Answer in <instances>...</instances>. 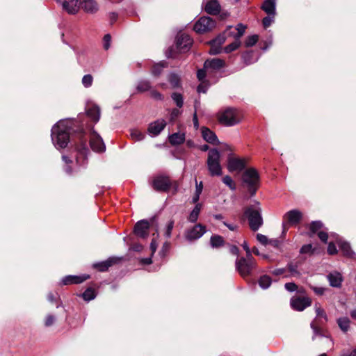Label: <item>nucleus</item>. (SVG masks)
Returning <instances> with one entry per match:
<instances>
[{
  "label": "nucleus",
  "instance_id": "nucleus-11",
  "mask_svg": "<svg viewBox=\"0 0 356 356\" xmlns=\"http://www.w3.org/2000/svg\"><path fill=\"white\" fill-rule=\"evenodd\" d=\"M76 163L79 165H83L86 163L89 150L86 147V139L83 138V136L82 134L80 137V144L76 147Z\"/></svg>",
  "mask_w": 356,
  "mask_h": 356
},
{
  "label": "nucleus",
  "instance_id": "nucleus-3",
  "mask_svg": "<svg viewBox=\"0 0 356 356\" xmlns=\"http://www.w3.org/2000/svg\"><path fill=\"white\" fill-rule=\"evenodd\" d=\"M244 214L248 219L250 229L255 232L258 230L263 224V218L261 216V209L259 202H255L244 211Z\"/></svg>",
  "mask_w": 356,
  "mask_h": 356
},
{
  "label": "nucleus",
  "instance_id": "nucleus-50",
  "mask_svg": "<svg viewBox=\"0 0 356 356\" xmlns=\"http://www.w3.org/2000/svg\"><path fill=\"white\" fill-rule=\"evenodd\" d=\"M286 268H275L270 270V273L275 276L283 275L284 277H288L289 275H286Z\"/></svg>",
  "mask_w": 356,
  "mask_h": 356
},
{
  "label": "nucleus",
  "instance_id": "nucleus-57",
  "mask_svg": "<svg viewBox=\"0 0 356 356\" xmlns=\"http://www.w3.org/2000/svg\"><path fill=\"white\" fill-rule=\"evenodd\" d=\"M209 84L205 81H202L197 87V92L199 93H205L208 89Z\"/></svg>",
  "mask_w": 356,
  "mask_h": 356
},
{
  "label": "nucleus",
  "instance_id": "nucleus-22",
  "mask_svg": "<svg viewBox=\"0 0 356 356\" xmlns=\"http://www.w3.org/2000/svg\"><path fill=\"white\" fill-rule=\"evenodd\" d=\"M166 122L163 119H159L149 124L148 133L152 136H158L165 127Z\"/></svg>",
  "mask_w": 356,
  "mask_h": 356
},
{
  "label": "nucleus",
  "instance_id": "nucleus-15",
  "mask_svg": "<svg viewBox=\"0 0 356 356\" xmlns=\"http://www.w3.org/2000/svg\"><path fill=\"white\" fill-rule=\"evenodd\" d=\"M90 145L92 149L97 152H104L106 147L101 136L96 132L91 133L90 136Z\"/></svg>",
  "mask_w": 356,
  "mask_h": 356
},
{
  "label": "nucleus",
  "instance_id": "nucleus-25",
  "mask_svg": "<svg viewBox=\"0 0 356 356\" xmlns=\"http://www.w3.org/2000/svg\"><path fill=\"white\" fill-rule=\"evenodd\" d=\"M302 263V261L298 260L290 261L287 264L286 268L290 272V276L295 277H300L301 276V273L298 268Z\"/></svg>",
  "mask_w": 356,
  "mask_h": 356
},
{
  "label": "nucleus",
  "instance_id": "nucleus-39",
  "mask_svg": "<svg viewBox=\"0 0 356 356\" xmlns=\"http://www.w3.org/2000/svg\"><path fill=\"white\" fill-rule=\"evenodd\" d=\"M224 240L219 235H214L211 237L210 244L212 248H218L223 245Z\"/></svg>",
  "mask_w": 356,
  "mask_h": 356
},
{
  "label": "nucleus",
  "instance_id": "nucleus-12",
  "mask_svg": "<svg viewBox=\"0 0 356 356\" xmlns=\"http://www.w3.org/2000/svg\"><path fill=\"white\" fill-rule=\"evenodd\" d=\"M171 182L167 176L159 175L156 177L152 181L154 190L157 191H166L170 187Z\"/></svg>",
  "mask_w": 356,
  "mask_h": 356
},
{
  "label": "nucleus",
  "instance_id": "nucleus-63",
  "mask_svg": "<svg viewBox=\"0 0 356 356\" xmlns=\"http://www.w3.org/2000/svg\"><path fill=\"white\" fill-rule=\"evenodd\" d=\"M257 239L263 245H266L268 241L267 236L261 234H257Z\"/></svg>",
  "mask_w": 356,
  "mask_h": 356
},
{
  "label": "nucleus",
  "instance_id": "nucleus-59",
  "mask_svg": "<svg viewBox=\"0 0 356 356\" xmlns=\"http://www.w3.org/2000/svg\"><path fill=\"white\" fill-rule=\"evenodd\" d=\"M310 288L314 291V292L316 295H318V296L323 295L325 293V291L327 290L326 288L320 287V286L318 287V286H310Z\"/></svg>",
  "mask_w": 356,
  "mask_h": 356
},
{
  "label": "nucleus",
  "instance_id": "nucleus-35",
  "mask_svg": "<svg viewBox=\"0 0 356 356\" xmlns=\"http://www.w3.org/2000/svg\"><path fill=\"white\" fill-rule=\"evenodd\" d=\"M167 66L168 64L165 61L154 64L152 69V74L154 76H159L161 74L163 69Z\"/></svg>",
  "mask_w": 356,
  "mask_h": 356
},
{
  "label": "nucleus",
  "instance_id": "nucleus-42",
  "mask_svg": "<svg viewBox=\"0 0 356 356\" xmlns=\"http://www.w3.org/2000/svg\"><path fill=\"white\" fill-rule=\"evenodd\" d=\"M151 88V83L149 81L142 80L138 82L137 86V90L139 92H145Z\"/></svg>",
  "mask_w": 356,
  "mask_h": 356
},
{
  "label": "nucleus",
  "instance_id": "nucleus-13",
  "mask_svg": "<svg viewBox=\"0 0 356 356\" xmlns=\"http://www.w3.org/2000/svg\"><path fill=\"white\" fill-rule=\"evenodd\" d=\"M61 5L64 11L70 15H76L80 8L79 0H60V2H56Z\"/></svg>",
  "mask_w": 356,
  "mask_h": 356
},
{
  "label": "nucleus",
  "instance_id": "nucleus-19",
  "mask_svg": "<svg viewBox=\"0 0 356 356\" xmlns=\"http://www.w3.org/2000/svg\"><path fill=\"white\" fill-rule=\"evenodd\" d=\"M79 5L80 8L87 14L93 15L99 10V3L96 0H81Z\"/></svg>",
  "mask_w": 356,
  "mask_h": 356
},
{
  "label": "nucleus",
  "instance_id": "nucleus-2",
  "mask_svg": "<svg viewBox=\"0 0 356 356\" xmlns=\"http://www.w3.org/2000/svg\"><path fill=\"white\" fill-rule=\"evenodd\" d=\"M242 182L250 194L254 195L260 185V177L258 171L253 168L246 169L242 175Z\"/></svg>",
  "mask_w": 356,
  "mask_h": 356
},
{
  "label": "nucleus",
  "instance_id": "nucleus-21",
  "mask_svg": "<svg viewBox=\"0 0 356 356\" xmlns=\"http://www.w3.org/2000/svg\"><path fill=\"white\" fill-rule=\"evenodd\" d=\"M149 223L146 220L138 221L134 227V233L138 236L145 238L149 234Z\"/></svg>",
  "mask_w": 356,
  "mask_h": 356
},
{
  "label": "nucleus",
  "instance_id": "nucleus-16",
  "mask_svg": "<svg viewBox=\"0 0 356 356\" xmlns=\"http://www.w3.org/2000/svg\"><path fill=\"white\" fill-rule=\"evenodd\" d=\"M193 43V39L186 34H179L177 37L176 45L180 51H187Z\"/></svg>",
  "mask_w": 356,
  "mask_h": 356
},
{
  "label": "nucleus",
  "instance_id": "nucleus-26",
  "mask_svg": "<svg viewBox=\"0 0 356 356\" xmlns=\"http://www.w3.org/2000/svg\"><path fill=\"white\" fill-rule=\"evenodd\" d=\"M337 243L340 248V250L343 252V254L348 257H353L354 255V252L351 250V247L349 243L342 240L341 238H337Z\"/></svg>",
  "mask_w": 356,
  "mask_h": 356
},
{
  "label": "nucleus",
  "instance_id": "nucleus-8",
  "mask_svg": "<svg viewBox=\"0 0 356 356\" xmlns=\"http://www.w3.org/2000/svg\"><path fill=\"white\" fill-rule=\"evenodd\" d=\"M206 232V227L199 223L186 230L184 236L188 241H193L200 238Z\"/></svg>",
  "mask_w": 356,
  "mask_h": 356
},
{
  "label": "nucleus",
  "instance_id": "nucleus-60",
  "mask_svg": "<svg viewBox=\"0 0 356 356\" xmlns=\"http://www.w3.org/2000/svg\"><path fill=\"white\" fill-rule=\"evenodd\" d=\"M284 288L286 289V291L289 292H293L297 290L298 286L293 282H288L285 284Z\"/></svg>",
  "mask_w": 356,
  "mask_h": 356
},
{
  "label": "nucleus",
  "instance_id": "nucleus-43",
  "mask_svg": "<svg viewBox=\"0 0 356 356\" xmlns=\"http://www.w3.org/2000/svg\"><path fill=\"white\" fill-rule=\"evenodd\" d=\"M240 40H234L233 42L226 46L224 49L225 53H230L237 49L241 45Z\"/></svg>",
  "mask_w": 356,
  "mask_h": 356
},
{
  "label": "nucleus",
  "instance_id": "nucleus-32",
  "mask_svg": "<svg viewBox=\"0 0 356 356\" xmlns=\"http://www.w3.org/2000/svg\"><path fill=\"white\" fill-rule=\"evenodd\" d=\"M185 140L184 133H175L169 136V142L172 145H178L182 144Z\"/></svg>",
  "mask_w": 356,
  "mask_h": 356
},
{
  "label": "nucleus",
  "instance_id": "nucleus-64",
  "mask_svg": "<svg viewBox=\"0 0 356 356\" xmlns=\"http://www.w3.org/2000/svg\"><path fill=\"white\" fill-rule=\"evenodd\" d=\"M317 235L321 241H323L324 243H327V241L328 238V235L325 232L319 231L317 233Z\"/></svg>",
  "mask_w": 356,
  "mask_h": 356
},
{
  "label": "nucleus",
  "instance_id": "nucleus-30",
  "mask_svg": "<svg viewBox=\"0 0 356 356\" xmlns=\"http://www.w3.org/2000/svg\"><path fill=\"white\" fill-rule=\"evenodd\" d=\"M115 262L113 258H110L106 261L95 263L92 265L95 268L98 269L101 272L106 271Z\"/></svg>",
  "mask_w": 356,
  "mask_h": 356
},
{
  "label": "nucleus",
  "instance_id": "nucleus-31",
  "mask_svg": "<svg viewBox=\"0 0 356 356\" xmlns=\"http://www.w3.org/2000/svg\"><path fill=\"white\" fill-rule=\"evenodd\" d=\"M87 115L95 122H97L100 118V108L97 105H93L87 109Z\"/></svg>",
  "mask_w": 356,
  "mask_h": 356
},
{
  "label": "nucleus",
  "instance_id": "nucleus-51",
  "mask_svg": "<svg viewBox=\"0 0 356 356\" xmlns=\"http://www.w3.org/2000/svg\"><path fill=\"white\" fill-rule=\"evenodd\" d=\"M174 227V221L170 220L168 222L164 232V235L166 238H170L171 236V232Z\"/></svg>",
  "mask_w": 356,
  "mask_h": 356
},
{
  "label": "nucleus",
  "instance_id": "nucleus-7",
  "mask_svg": "<svg viewBox=\"0 0 356 356\" xmlns=\"http://www.w3.org/2000/svg\"><path fill=\"white\" fill-rule=\"evenodd\" d=\"M216 26V22L209 17L200 18L194 24L193 29L196 33H203L211 31Z\"/></svg>",
  "mask_w": 356,
  "mask_h": 356
},
{
  "label": "nucleus",
  "instance_id": "nucleus-6",
  "mask_svg": "<svg viewBox=\"0 0 356 356\" xmlns=\"http://www.w3.org/2000/svg\"><path fill=\"white\" fill-rule=\"evenodd\" d=\"M218 120L225 126H234L241 120L240 113L236 109L228 108L219 113Z\"/></svg>",
  "mask_w": 356,
  "mask_h": 356
},
{
  "label": "nucleus",
  "instance_id": "nucleus-17",
  "mask_svg": "<svg viewBox=\"0 0 356 356\" xmlns=\"http://www.w3.org/2000/svg\"><path fill=\"white\" fill-rule=\"evenodd\" d=\"M225 63L223 60L220 58L207 59L204 62V68L207 72H211V74L225 67Z\"/></svg>",
  "mask_w": 356,
  "mask_h": 356
},
{
  "label": "nucleus",
  "instance_id": "nucleus-45",
  "mask_svg": "<svg viewBox=\"0 0 356 356\" xmlns=\"http://www.w3.org/2000/svg\"><path fill=\"white\" fill-rule=\"evenodd\" d=\"M276 14H267L262 20V24L264 28L269 27L275 21V16Z\"/></svg>",
  "mask_w": 356,
  "mask_h": 356
},
{
  "label": "nucleus",
  "instance_id": "nucleus-52",
  "mask_svg": "<svg viewBox=\"0 0 356 356\" xmlns=\"http://www.w3.org/2000/svg\"><path fill=\"white\" fill-rule=\"evenodd\" d=\"M93 78L90 74L84 75L82 78V83L86 88H88L92 86Z\"/></svg>",
  "mask_w": 356,
  "mask_h": 356
},
{
  "label": "nucleus",
  "instance_id": "nucleus-28",
  "mask_svg": "<svg viewBox=\"0 0 356 356\" xmlns=\"http://www.w3.org/2000/svg\"><path fill=\"white\" fill-rule=\"evenodd\" d=\"M202 136L204 140L209 143L216 144L218 142L216 135L207 127L202 128Z\"/></svg>",
  "mask_w": 356,
  "mask_h": 356
},
{
  "label": "nucleus",
  "instance_id": "nucleus-40",
  "mask_svg": "<svg viewBox=\"0 0 356 356\" xmlns=\"http://www.w3.org/2000/svg\"><path fill=\"white\" fill-rule=\"evenodd\" d=\"M130 136L135 141H140L145 138V134L136 129L131 130Z\"/></svg>",
  "mask_w": 356,
  "mask_h": 356
},
{
  "label": "nucleus",
  "instance_id": "nucleus-9",
  "mask_svg": "<svg viewBox=\"0 0 356 356\" xmlns=\"http://www.w3.org/2000/svg\"><path fill=\"white\" fill-rule=\"evenodd\" d=\"M302 213L297 209H293L286 212L283 216V227L286 225L296 226L301 220Z\"/></svg>",
  "mask_w": 356,
  "mask_h": 356
},
{
  "label": "nucleus",
  "instance_id": "nucleus-18",
  "mask_svg": "<svg viewBox=\"0 0 356 356\" xmlns=\"http://www.w3.org/2000/svg\"><path fill=\"white\" fill-rule=\"evenodd\" d=\"M246 28V26L240 23L238 24L234 29L232 26H227L224 33L226 36L233 37L234 40H240L244 34Z\"/></svg>",
  "mask_w": 356,
  "mask_h": 356
},
{
  "label": "nucleus",
  "instance_id": "nucleus-56",
  "mask_svg": "<svg viewBox=\"0 0 356 356\" xmlns=\"http://www.w3.org/2000/svg\"><path fill=\"white\" fill-rule=\"evenodd\" d=\"M111 36L110 34H106L103 38V45L104 49L107 50L111 46Z\"/></svg>",
  "mask_w": 356,
  "mask_h": 356
},
{
  "label": "nucleus",
  "instance_id": "nucleus-49",
  "mask_svg": "<svg viewBox=\"0 0 356 356\" xmlns=\"http://www.w3.org/2000/svg\"><path fill=\"white\" fill-rule=\"evenodd\" d=\"M259 37L257 35H252L248 36L245 41V46L247 47L254 46L258 41Z\"/></svg>",
  "mask_w": 356,
  "mask_h": 356
},
{
  "label": "nucleus",
  "instance_id": "nucleus-38",
  "mask_svg": "<svg viewBox=\"0 0 356 356\" xmlns=\"http://www.w3.org/2000/svg\"><path fill=\"white\" fill-rule=\"evenodd\" d=\"M168 81L171 84L172 88H178L180 86L181 81L180 77L174 73H171L168 76Z\"/></svg>",
  "mask_w": 356,
  "mask_h": 356
},
{
  "label": "nucleus",
  "instance_id": "nucleus-27",
  "mask_svg": "<svg viewBox=\"0 0 356 356\" xmlns=\"http://www.w3.org/2000/svg\"><path fill=\"white\" fill-rule=\"evenodd\" d=\"M205 10L210 15H216L220 10V6L217 0H210L205 6Z\"/></svg>",
  "mask_w": 356,
  "mask_h": 356
},
{
  "label": "nucleus",
  "instance_id": "nucleus-24",
  "mask_svg": "<svg viewBox=\"0 0 356 356\" xmlns=\"http://www.w3.org/2000/svg\"><path fill=\"white\" fill-rule=\"evenodd\" d=\"M90 277L88 275H67L62 279V284L68 285L72 284H80Z\"/></svg>",
  "mask_w": 356,
  "mask_h": 356
},
{
  "label": "nucleus",
  "instance_id": "nucleus-5",
  "mask_svg": "<svg viewBox=\"0 0 356 356\" xmlns=\"http://www.w3.org/2000/svg\"><path fill=\"white\" fill-rule=\"evenodd\" d=\"M255 268L256 261L252 256L241 257L236 261V268L243 277L249 276Z\"/></svg>",
  "mask_w": 356,
  "mask_h": 356
},
{
  "label": "nucleus",
  "instance_id": "nucleus-14",
  "mask_svg": "<svg viewBox=\"0 0 356 356\" xmlns=\"http://www.w3.org/2000/svg\"><path fill=\"white\" fill-rule=\"evenodd\" d=\"M312 300L308 297H293L291 299V307L297 311H303L305 308L310 306Z\"/></svg>",
  "mask_w": 356,
  "mask_h": 356
},
{
  "label": "nucleus",
  "instance_id": "nucleus-61",
  "mask_svg": "<svg viewBox=\"0 0 356 356\" xmlns=\"http://www.w3.org/2000/svg\"><path fill=\"white\" fill-rule=\"evenodd\" d=\"M150 96L156 100H162L163 99V95L156 90H150Z\"/></svg>",
  "mask_w": 356,
  "mask_h": 356
},
{
  "label": "nucleus",
  "instance_id": "nucleus-47",
  "mask_svg": "<svg viewBox=\"0 0 356 356\" xmlns=\"http://www.w3.org/2000/svg\"><path fill=\"white\" fill-rule=\"evenodd\" d=\"M154 238L152 240V242L150 243V250L152 251V256L155 253L157 247H158V242H157V238L159 237V232L158 230L156 231V233L153 234Z\"/></svg>",
  "mask_w": 356,
  "mask_h": 356
},
{
  "label": "nucleus",
  "instance_id": "nucleus-10",
  "mask_svg": "<svg viewBox=\"0 0 356 356\" xmlns=\"http://www.w3.org/2000/svg\"><path fill=\"white\" fill-rule=\"evenodd\" d=\"M246 166V160L239 157L229 155L227 159V169L229 172H241Z\"/></svg>",
  "mask_w": 356,
  "mask_h": 356
},
{
  "label": "nucleus",
  "instance_id": "nucleus-1",
  "mask_svg": "<svg viewBox=\"0 0 356 356\" xmlns=\"http://www.w3.org/2000/svg\"><path fill=\"white\" fill-rule=\"evenodd\" d=\"M73 121L62 120L57 122L51 129V140L57 149L67 147L70 142V135L72 129Z\"/></svg>",
  "mask_w": 356,
  "mask_h": 356
},
{
  "label": "nucleus",
  "instance_id": "nucleus-29",
  "mask_svg": "<svg viewBox=\"0 0 356 356\" xmlns=\"http://www.w3.org/2000/svg\"><path fill=\"white\" fill-rule=\"evenodd\" d=\"M261 9L266 14H276L275 0H265L261 6Z\"/></svg>",
  "mask_w": 356,
  "mask_h": 356
},
{
  "label": "nucleus",
  "instance_id": "nucleus-23",
  "mask_svg": "<svg viewBox=\"0 0 356 356\" xmlns=\"http://www.w3.org/2000/svg\"><path fill=\"white\" fill-rule=\"evenodd\" d=\"M327 279L331 286L335 288H340L343 280V276L341 273L334 270L329 273L327 275Z\"/></svg>",
  "mask_w": 356,
  "mask_h": 356
},
{
  "label": "nucleus",
  "instance_id": "nucleus-48",
  "mask_svg": "<svg viewBox=\"0 0 356 356\" xmlns=\"http://www.w3.org/2000/svg\"><path fill=\"white\" fill-rule=\"evenodd\" d=\"M323 227L321 221H314L309 226L310 231L312 234H317Z\"/></svg>",
  "mask_w": 356,
  "mask_h": 356
},
{
  "label": "nucleus",
  "instance_id": "nucleus-55",
  "mask_svg": "<svg viewBox=\"0 0 356 356\" xmlns=\"http://www.w3.org/2000/svg\"><path fill=\"white\" fill-rule=\"evenodd\" d=\"M313 248L312 245L311 244L304 245L300 248V252L301 254H312L313 253Z\"/></svg>",
  "mask_w": 356,
  "mask_h": 356
},
{
  "label": "nucleus",
  "instance_id": "nucleus-4",
  "mask_svg": "<svg viewBox=\"0 0 356 356\" xmlns=\"http://www.w3.org/2000/svg\"><path fill=\"white\" fill-rule=\"evenodd\" d=\"M220 154L217 149H211L209 151L207 158V168L211 176H220L222 167L220 163Z\"/></svg>",
  "mask_w": 356,
  "mask_h": 356
},
{
  "label": "nucleus",
  "instance_id": "nucleus-54",
  "mask_svg": "<svg viewBox=\"0 0 356 356\" xmlns=\"http://www.w3.org/2000/svg\"><path fill=\"white\" fill-rule=\"evenodd\" d=\"M181 113L178 108H173L170 114V121L174 122Z\"/></svg>",
  "mask_w": 356,
  "mask_h": 356
},
{
  "label": "nucleus",
  "instance_id": "nucleus-53",
  "mask_svg": "<svg viewBox=\"0 0 356 356\" xmlns=\"http://www.w3.org/2000/svg\"><path fill=\"white\" fill-rule=\"evenodd\" d=\"M211 75V73L207 72L204 67L203 69L199 70L197 73V76L200 81H204V79L207 76Z\"/></svg>",
  "mask_w": 356,
  "mask_h": 356
},
{
  "label": "nucleus",
  "instance_id": "nucleus-37",
  "mask_svg": "<svg viewBox=\"0 0 356 356\" xmlns=\"http://www.w3.org/2000/svg\"><path fill=\"white\" fill-rule=\"evenodd\" d=\"M314 309L316 314V318H323L324 321L326 322L327 321V315L321 305L318 303H316L314 305Z\"/></svg>",
  "mask_w": 356,
  "mask_h": 356
},
{
  "label": "nucleus",
  "instance_id": "nucleus-46",
  "mask_svg": "<svg viewBox=\"0 0 356 356\" xmlns=\"http://www.w3.org/2000/svg\"><path fill=\"white\" fill-rule=\"evenodd\" d=\"M222 182L227 186L232 191L236 190V184L231 177L227 175L222 178Z\"/></svg>",
  "mask_w": 356,
  "mask_h": 356
},
{
  "label": "nucleus",
  "instance_id": "nucleus-34",
  "mask_svg": "<svg viewBox=\"0 0 356 356\" xmlns=\"http://www.w3.org/2000/svg\"><path fill=\"white\" fill-rule=\"evenodd\" d=\"M337 324L343 332H346L350 328V321L348 317H341L337 319Z\"/></svg>",
  "mask_w": 356,
  "mask_h": 356
},
{
  "label": "nucleus",
  "instance_id": "nucleus-20",
  "mask_svg": "<svg viewBox=\"0 0 356 356\" xmlns=\"http://www.w3.org/2000/svg\"><path fill=\"white\" fill-rule=\"evenodd\" d=\"M226 35L225 33L220 34L218 37H216L214 40L210 42V50L209 53L211 54L215 55L218 54L222 51L221 45L226 40Z\"/></svg>",
  "mask_w": 356,
  "mask_h": 356
},
{
  "label": "nucleus",
  "instance_id": "nucleus-41",
  "mask_svg": "<svg viewBox=\"0 0 356 356\" xmlns=\"http://www.w3.org/2000/svg\"><path fill=\"white\" fill-rule=\"evenodd\" d=\"M81 296L85 300L90 301L96 297V293L94 289L88 288L82 293Z\"/></svg>",
  "mask_w": 356,
  "mask_h": 356
},
{
  "label": "nucleus",
  "instance_id": "nucleus-33",
  "mask_svg": "<svg viewBox=\"0 0 356 356\" xmlns=\"http://www.w3.org/2000/svg\"><path fill=\"white\" fill-rule=\"evenodd\" d=\"M201 208H202L201 204H200V203L196 204L195 207L192 210V211L191 212V213L188 218V220L189 222L193 223L197 220L200 211H201Z\"/></svg>",
  "mask_w": 356,
  "mask_h": 356
},
{
  "label": "nucleus",
  "instance_id": "nucleus-58",
  "mask_svg": "<svg viewBox=\"0 0 356 356\" xmlns=\"http://www.w3.org/2000/svg\"><path fill=\"white\" fill-rule=\"evenodd\" d=\"M56 321V318L54 316L49 314L47 316L45 321H44V325L46 327H49L52 325Z\"/></svg>",
  "mask_w": 356,
  "mask_h": 356
},
{
  "label": "nucleus",
  "instance_id": "nucleus-44",
  "mask_svg": "<svg viewBox=\"0 0 356 356\" xmlns=\"http://www.w3.org/2000/svg\"><path fill=\"white\" fill-rule=\"evenodd\" d=\"M171 97L177 107L181 108L183 106L184 99L181 94L178 92H173L171 95Z\"/></svg>",
  "mask_w": 356,
  "mask_h": 356
},
{
  "label": "nucleus",
  "instance_id": "nucleus-36",
  "mask_svg": "<svg viewBox=\"0 0 356 356\" xmlns=\"http://www.w3.org/2000/svg\"><path fill=\"white\" fill-rule=\"evenodd\" d=\"M272 283V280L268 275H263L259 280V284L263 289H268Z\"/></svg>",
  "mask_w": 356,
  "mask_h": 356
},
{
  "label": "nucleus",
  "instance_id": "nucleus-62",
  "mask_svg": "<svg viewBox=\"0 0 356 356\" xmlns=\"http://www.w3.org/2000/svg\"><path fill=\"white\" fill-rule=\"evenodd\" d=\"M327 252L329 254H331V255H333V254H335L337 253V249L335 245L332 242H330L328 244Z\"/></svg>",
  "mask_w": 356,
  "mask_h": 356
}]
</instances>
